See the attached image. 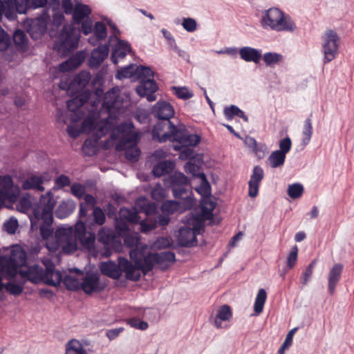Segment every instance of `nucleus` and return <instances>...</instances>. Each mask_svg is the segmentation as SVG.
Returning a JSON list of instances; mask_svg holds the SVG:
<instances>
[{"label":"nucleus","instance_id":"nucleus-59","mask_svg":"<svg viewBox=\"0 0 354 354\" xmlns=\"http://www.w3.org/2000/svg\"><path fill=\"white\" fill-rule=\"evenodd\" d=\"M84 59V54L83 52H79L71 57L68 60L71 67L75 70L78 68Z\"/></svg>","mask_w":354,"mask_h":354},{"label":"nucleus","instance_id":"nucleus-23","mask_svg":"<svg viewBox=\"0 0 354 354\" xmlns=\"http://www.w3.org/2000/svg\"><path fill=\"white\" fill-rule=\"evenodd\" d=\"M49 180L50 178L47 174H43L41 176L31 175L22 183V188L24 190L35 189L43 192L44 187L42 185L44 182Z\"/></svg>","mask_w":354,"mask_h":354},{"label":"nucleus","instance_id":"nucleus-35","mask_svg":"<svg viewBox=\"0 0 354 354\" xmlns=\"http://www.w3.org/2000/svg\"><path fill=\"white\" fill-rule=\"evenodd\" d=\"M223 114L228 120H232L234 117L242 118L245 122L248 120V118L245 112L236 105L225 106L223 109Z\"/></svg>","mask_w":354,"mask_h":354},{"label":"nucleus","instance_id":"nucleus-61","mask_svg":"<svg viewBox=\"0 0 354 354\" xmlns=\"http://www.w3.org/2000/svg\"><path fill=\"white\" fill-rule=\"evenodd\" d=\"M5 289L11 295L18 296L22 293L24 287L12 282H8L5 284Z\"/></svg>","mask_w":354,"mask_h":354},{"label":"nucleus","instance_id":"nucleus-40","mask_svg":"<svg viewBox=\"0 0 354 354\" xmlns=\"http://www.w3.org/2000/svg\"><path fill=\"white\" fill-rule=\"evenodd\" d=\"M65 354H88V353L79 340L72 339L66 344Z\"/></svg>","mask_w":354,"mask_h":354},{"label":"nucleus","instance_id":"nucleus-9","mask_svg":"<svg viewBox=\"0 0 354 354\" xmlns=\"http://www.w3.org/2000/svg\"><path fill=\"white\" fill-rule=\"evenodd\" d=\"M142 134H119L113 147L117 151H124L126 159L131 162L138 161L140 150L138 143Z\"/></svg>","mask_w":354,"mask_h":354},{"label":"nucleus","instance_id":"nucleus-15","mask_svg":"<svg viewBox=\"0 0 354 354\" xmlns=\"http://www.w3.org/2000/svg\"><path fill=\"white\" fill-rule=\"evenodd\" d=\"M199 223L194 225L192 228L187 227H182L180 228L178 234V241L179 244L185 247H192L196 245V230L198 226H201Z\"/></svg>","mask_w":354,"mask_h":354},{"label":"nucleus","instance_id":"nucleus-8","mask_svg":"<svg viewBox=\"0 0 354 354\" xmlns=\"http://www.w3.org/2000/svg\"><path fill=\"white\" fill-rule=\"evenodd\" d=\"M176 140L178 144L174 145L176 151H180L179 158L182 160L192 159L194 150L192 147L196 146L201 141L199 134H162L161 141Z\"/></svg>","mask_w":354,"mask_h":354},{"label":"nucleus","instance_id":"nucleus-11","mask_svg":"<svg viewBox=\"0 0 354 354\" xmlns=\"http://www.w3.org/2000/svg\"><path fill=\"white\" fill-rule=\"evenodd\" d=\"M104 134H92L88 138L82 146V151L84 156L91 157L99 151L100 149H109L113 147L119 134H110L104 142H101L102 136Z\"/></svg>","mask_w":354,"mask_h":354},{"label":"nucleus","instance_id":"nucleus-33","mask_svg":"<svg viewBox=\"0 0 354 354\" xmlns=\"http://www.w3.org/2000/svg\"><path fill=\"white\" fill-rule=\"evenodd\" d=\"M75 270L76 274L75 276L68 274L63 279L62 281L68 290H78L80 289L81 281L79 277L83 275V272L78 270Z\"/></svg>","mask_w":354,"mask_h":354},{"label":"nucleus","instance_id":"nucleus-12","mask_svg":"<svg viewBox=\"0 0 354 354\" xmlns=\"http://www.w3.org/2000/svg\"><path fill=\"white\" fill-rule=\"evenodd\" d=\"M322 38L324 62L328 63L334 59L337 54L339 37L335 30H327Z\"/></svg>","mask_w":354,"mask_h":354},{"label":"nucleus","instance_id":"nucleus-51","mask_svg":"<svg viewBox=\"0 0 354 354\" xmlns=\"http://www.w3.org/2000/svg\"><path fill=\"white\" fill-rule=\"evenodd\" d=\"M304 193V187L299 183L290 185L288 188V196L293 199L300 198Z\"/></svg>","mask_w":354,"mask_h":354},{"label":"nucleus","instance_id":"nucleus-55","mask_svg":"<svg viewBox=\"0 0 354 354\" xmlns=\"http://www.w3.org/2000/svg\"><path fill=\"white\" fill-rule=\"evenodd\" d=\"M127 324H129L131 327L139 329L141 330H145L148 328L149 325L147 322L145 321H142L137 317H133L130 319H127L126 320Z\"/></svg>","mask_w":354,"mask_h":354},{"label":"nucleus","instance_id":"nucleus-39","mask_svg":"<svg viewBox=\"0 0 354 354\" xmlns=\"http://www.w3.org/2000/svg\"><path fill=\"white\" fill-rule=\"evenodd\" d=\"M174 168V163L170 160L160 162L153 168L152 172L155 176H162L171 171Z\"/></svg>","mask_w":354,"mask_h":354},{"label":"nucleus","instance_id":"nucleus-47","mask_svg":"<svg viewBox=\"0 0 354 354\" xmlns=\"http://www.w3.org/2000/svg\"><path fill=\"white\" fill-rule=\"evenodd\" d=\"M153 77L154 73L149 67L137 66L136 80L142 82L145 80H153Z\"/></svg>","mask_w":354,"mask_h":354},{"label":"nucleus","instance_id":"nucleus-20","mask_svg":"<svg viewBox=\"0 0 354 354\" xmlns=\"http://www.w3.org/2000/svg\"><path fill=\"white\" fill-rule=\"evenodd\" d=\"M239 138L243 140L245 145L249 147L252 153L257 156L258 159H262L268 153V148L266 145L261 142H257L254 138L248 135L244 134V137H241V134H234Z\"/></svg>","mask_w":354,"mask_h":354},{"label":"nucleus","instance_id":"nucleus-25","mask_svg":"<svg viewBox=\"0 0 354 354\" xmlns=\"http://www.w3.org/2000/svg\"><path fill=\"white\" fill-rule=\"evenodd\" d=\"M100 278L97 274L87 273L81 281L80 289L86 294H91L94 292L99 291Z\"/></svg>","mask_w":354,"mask_h":354},{"label":"nucleus","instance_id":"nucleus-38","mask_svg":"<svg viewBox=\"0 0 354 354\" xmlns=\"http://www.w3.org/2000/svg\"><path fill=\"white\" fill-rule=\"evenodd\" d=\"M116 238V234L113 230L104 227H102L97 233V239L99 242L104 245H109L113 243Z\"/></svg>","mask_w":354,"mask_h":354},{"label":"nucleus","instance_id":"nucleus-18","mask_svg":"<svg viewBox=\"0 0 354 354\" xmlns=\"http://www.w3.org/2000/svg\"><path fill=\"white\" fill-rule=\"evenodd\" d=\"M264 178V171L261 167L257 165L253 168L252 174L248 182V196L254 198L259 194V188Z\"/></svg>","mask_w":354,"mask_h":354},{"label":"nucleus","instance_id":"nucleus-49","mask_svg":"<svg viewBox=\"0 0 354 354\" xmlns=\"http://www.w3.org/2000/svg\"><path fill=\"white\" fill-rule=\"evenodd\" d=\"M13 40L18 49L23 50L26 48L28 40L24 31L21 30H15L13 35Z\"/></svg>","mask_w":354,"mask_h":354},{"label":"nucleus","instance_id":"nucleus-5","mask_svg":"<svg viewBox=\"0 0 354 354\" xmlns=\"http://www.w3.org/2000/svg\"><path fill=\"white\" fill-rule=\"evenodd\" d=\"M260 24L264 30L276 32H293L297 28L292 18L275 7L261 12Z\"/></svg>","mask_w":354,"mask_h":354},{"label":"nucleus","instance_id":"nucleus-14","mask_svg":"<svg viewBox=\"0 0 354 354\" xmlns=\"http://www.w3.org/2000/svg\"><path fill=\"white\" fill-rule=\"evenodd\" d=\"M109 52V44H104L98 46L91 51V55L88 59V66L94 69L97 68L108 57Z\"/></svg>","mask_w":354,"mask_h":354},{"label":"nucleus","instance_id":"nucleus-62","mask_svg":"<svg viewBox=\"0 0 354 354\" xmlns=\"http://www.w3.org/2000/svg\"><path fill=\"white\" fill-rule=\"evenodd\" d=\"M80 24V30L84 35H88L93 32L94 26L93 25V21L90 17L82 21Z\"/></svg>","mask_w":354,"mask_h":354},{"label":"nucleus","instance_id":"nucleus-27","mask_svg":"<svg viewBox=\"0 0 354 354\" xmlns=\"http://www.w3.org/2000/svg\"><path fill=\"white\" fill-rule=\"evenodd\" d=\"M91 14V8L86 4L77 1L74 5V10L72 12L73 24H80V23L90 17Z\"/></svg>","mask_w":354,"mask_h":354},{"label":"nucleus","instance_id":"nucleus-6","mask_svg":"<svg viewBox=\"0 0 354 354\" xmlns=\"http://www.w3.org/2000/svg\"><path fill=\"white\" fill-rule=\"evenodd\" d=\"M72 226L59 227L54 236L46 239V247L51 252L60 250L65 254H73L76 251L74 237H72Z\"/></svg>","mask_w":354,"mask_h":354},{"label":"nucleus","instance_id":"nucleus-31","mask_svg":"<svg viewBox=\"0 0 354 354\" xmlns=\"http://www.w3.org/2000/svg\"><path fill=\"white\" fill-rule=\"evenodd\" d=\"M107 36V30L105 24L101 21H97L93 30V35L88 37V41L93 46L97 45Z\"/></svg>","mask_w":354,"mask_h":354},{"label":"nucleus","instance_id":"nucleus-21","mask_svg":"<svg viewBox=\"0 0 354 354\" xmlns=\"http://www.w3.org/2000/svg\"><path fill=\"white\" fill-rule=\"evenodd\" d=\"M344 270V265L339 263H335L330 269L328 274V290L333 295L336 287L342 278V274Z\"/></svg>","mask_w":354,"mask_h":354},{"label":"nucleus","instance_id":"nucleus-63","mask_svg":"<svg viewBox=\"0 0 354 354\" xmlns=\"http://www.w3.org/2000/svg\"><path fill=\"white\" fill-rule=\"evenodd\" d=\"M17 13L25 14L30 8L28 0H15Z\"/></svg>","mask_w":354,"mask_h":354},{"label":"nucleus","instance_id":"nucleus-16","mask_svg":"<svg viewBox=\"0 0 354 354\" xmlns=\"http://www.w3.org/2000/svg\"><path fill=\"white\" fill-rule=\"evenodd\" d=\"M50 16L48 14H44L33 20L28 30L31 37L37 39L41 35H44L47 31Z\"/></svg>","mask_w":354,"mask_h":354},{"label":"nucleus","instance_id":"nucleus-52","mask_svg":"<svg viewBox=\"0 0 354 354\" xmlns=\"http://www.w3.org/2000/svg\"><path fill=\"white\" fill-rule=\"evenodd\" d=\"M120 216L126 221H129L132 223H136L138 222L139 216L136 212L131 211L128 209H121Z\"/></svg>","mask_w":354,"mask_h":354},{"label":"nucleus","instance_id":"nucleus-46","mask_svg":"<svg viewBox=\"0 0 354 354\" xmlns=\"http://www.w3.org/2000/svg\"><path fill=\"white\" fill-rule=\"evenodd\" d=\"M261 59L268 66H273L283 60V55L275 52L265 53Z\"/></svg>","mask_w":354,"mask_h":354},{"label":"nucleus","instance_id":"nucleus-53","mask_svg":"<svg viewBox=\"0 0 354 354\" xmlns=\"http://www.w3.org/2000/svg\"><path fill=\"white\" fill-rule=\"evenodd\" d=\"M174 94L177 97L183 100H188L193 97V93L187 87H172Z\"/></svg>","mask_w":354,"mask_h":354},{"label":"nucleus","instance_id":"nucleus-42","mask_svg":"<svg viewBox=\"0 0 354 354\" xmlns=\"http://www.w3.org/2000/svg\"><path fill=\"white\" fill-rule=\"evenodd\" d=\"M286 156L281 151H272L268 158V163L272 168H278L282 167L286 160Z\"/></svg>","mask_w":354,"mask_h":354},{"label":"nucleus","instance_id":"nucleus-41","mask_svg":"<svg viewBox=\"0 0 354 354\" xmlns=\"http://www.w3.org/2000/svg\"><path fill=\"white\" fill-rule=\"evenodd\" d=\"M136 72L137 66L134 64H129L118 70L115 75V77L120 80L125 78H131L132 80H136Z\"/></svg>","mask_w":354,"mask_h":354},{"label":"nucleus","instance_id":"nucleus-44","mask_svg":"<svg viewBox=\"0 0 354 354\" xmlns=\"http://www.w3.org/2000/svg\"><path fill=\"white\" fill-rule=\"evenodd\" d=\"M3 9L5 17L9 20H14L17 18L15 0L2 1Z\"/></svg>","mask_w":354,"mask_h":354},{"label":"nucleus","instance_id":"nucleus-58","mask_svg":"<svg viewBox=\"0 0 354 354\" xmlns=\"http://www.w3.org/2000/svg\"><path fill=\"white\" fill-rule=\"evenodd\" d=\"M10 45V36L0 26V50L4 51L7 50Z\"/></svg>","mask_w":354,"mask_h":354},{"label":"nucleus","instance_id":"nucleus-2","mask_svg":"<svg viewBox=\"0 0 354 354\" xmlns=\"http://www.w3.org/2000/svg\"><path fill=\"white\" fill-rule=\"evenodd\" d=\"M171 186L174 198L180 201H167L161 206L163 212L169 214L183 212L190 209L194 204L192 192L187 177L181 172H176L171 176Z\"/></svg>","mask_w":354,"mask_h":354},{"label":"nucleus","instance_id":"nucleus-26","mask_svg":"<svg viewBox=\"0 0 354 354\" xmlns=\"http://www.w3.org/2000/svg\"><path fill=\"white\" fill-rule=\"evenodd\" d=\"M240 58L246 62L259 64L262 57L261 50L250 46H243L239 48Z\"/></svg>","mask_w":354,"mask_h":354},{"label":"nucleus","instance_id":"nucleus-22","mask_svg":"<svg viewBox=\"0 0 354 354\" xmlns=\"http://www.w3.org/2000/svg\"><path fill=\"white\" fill-rule=\"evenodd\" d=\"M44 263L46 267L44 282L53 286H59L63 281L62 273L55 270V265L51 261H48Z\"/></svg>","mask_w":354,"mask_h":354},{"label":"nucleus","instance_id":"nucleus-56","mask_svg":"<svg viewBox=\"0 0 354 354\" xmlns=\"http://www.w3.org/2000/svg\"><path fill=\"white\" fill-rule=\"evenodd\" d=\"M201 167L199 165L193 162L192 160H189L187 162L184 167L185 171L187 174H190L194 177L199 178V175L202 173L200 171Z\"/></svg>","mask_w":354,"mask_h":354},{"label":"nucleus","instance_id":"nucleus-43","mask_svg":"<svg viewBox=\"0 0 354 354\" xmlns=\"http://www.w3.org/2000/svg\"><path fill=\"white\" fill-rule=\"evenodd\" d=\"M144 252L142 250H138V249H133L129 252V257L131 260L133 262V272L132 274L136 277H138V281L140 279V273L138 271H136V268L138 265V263H140L141 259H142L144 256Z\"/></svg>","mask_w":354,"mask_h":354},{"label":"nucleus","instance_id":"nucleus-28","mask_svg":"<svg viewBox=\"0 0 354 354\" xmlns=\"http://www.w3.org/2000/svg\"><path fill=\"white\" fill-rule=\"evenodd\" d=\"M21 274L28 281L38 283L40 281L44 282L45 270L38 265H34L28 267L26 270L21 271Z\"/></svg>","mask_w":354,"mask_h":354},{"label":"nucleus","instance_id":"nucleus-17","mask_svg":"<svg viewBox=\"0 0 354 354\" xmlns=\"http://www.w3.org/2000/svg\"><path fill=\"white\" fill-rule=\"evenodd\" d=\"M215 207L216 205L210 197L203 198L200 203V214H197L196 216L193 215L195 221L201 225L204 221L212 218V212L215 209Z\"/></svg>","mask_w":354,"mask_h":354},{"label":"nucleus","instance_id":"nucleus-34","mask_svg":"<svg viewBox=\"0 0 354 354\" xmlns=\"http://www.w3.org/2000/svg\"><path fill=\"white\" fill-rule=\"evenodd\" d=\"M75 209V203L73 201H64L59 205L55 210V216L59 218H64L72 214Z\"/></svg>","mask_w":354,"mask_h":354},{"label":"nucleus","instance_id":"nucleus-4","mask_svg":"<svg viewBox=\"0 0 354 354\" xmlns=\"http://www.w3.org/2000/svg\"><path fill=\"white\" fill-rule=\"evenodd\" d=\"M55 204L54 195L51 192H48L46 194L41 196L39 203L33 209L35 218L42 221L39 231L42 239L45 240L54 236L52 223L53 221V212Z\"/></svg>","mask_w":354,"mask_h":354},{"label":"nucleus","instance_id":"nucleus-7","mask_svg":"<svg viewBox=\"0 0 354 354\" xmlns=\"http://www.w3.org/2000/svg\"><path fill=\"white\" fill-rule=\"evenodd\" d=\"M101 273L113 279H118L122 274L125 273V277L127 279L137 281L138 276L134 277L133 272V263L124 257H119L118 263L113 261H109L107 262H102L100 266Z\"/></svg>","mask_w":354,"mask_h":354},{"label":"nucleus","instance_id":"nucleus-10","mask_svg":"<svg viewBox=\"0 0 354 354\" xmlns=\"http://www.w3.org/2000/svg\"><path fill=\"white\" fill-rule=\"evenodd\" d=\"M80 32L73 24L64 25L54 48L62 54L73 50L78 46Z\"/></svg>","mask_w":354,"mask_h":354},{"label":"nucleus","instance_id":"nucleus-24","mask_svg":"<svg viewBox=\"0 0 354 354\" xmlns=\"http://www.w3.org/2000/svg\"><path fill=\"white\" fill-rule=\"evenodd\" d=\"M13 180L10 175H0V207L12 195Z\"/></svg>","mask_w":354,"mask_h":354},{"label":"nucleus","instance_id":"nucleus-48","mask_svg":"<svg viewBox=\"0 0 354 354\" xmlns=\"http://www.w3.org/2000/svg\"><path fill=\"white\" fill-rule=\"evenodd\" d=\"M199 178L201 180V185L196 189V191L204 197H210L211 195V186L206 178L204 173L199 175Z\"/></svg>","mask_w":354,"mask_h":354},{"label":"nucleus","instance_id":"nucleus-3","mask_svg":"<svg viewBox=\"0 0 354 354\" xmlns=\"http://www.w3.org/2000/svg\"><path fill=\"white\" fill-rule=\"evenodd\" d=\"M152 113L160 120L153 126L151 133H188L184 124L170 120L175 114L174 109L170 103L165 101L157 102L152 109Z\"/></svg>","mask_w":354,"mask_h":354},{"label":"nucleus","instance_id":"nucleus-13","mask_svg":"<svg viewBox=\"0 0 354 354\" xmlns=\"http://www.w3.org/2000/svg\"><path fill=\"white\" fill-rule=\"evenodd\" d=\"M72 237L75 239L76 250H77V243L80 242L82 248L91 250L94 247L95 241V234L93 232H86V225L83 222H77L75 227H72Z\"/></svg>","mask_w":354,"mask_h":354},{"label":"nucleus","instance_id":"nucleus-57","mask_svg":"<svg viewBox=\"0 0 354 354\" xmlns=\"http://www.w3.org/2000/svg\"><path fill=\"white\" fill-rule=\"evenodd\" d=\"M115 228L119 236H123L129 232L127 221L122 219V218L115 221Z\"/></svg>","mask_w":354,"mask_h":354},{"label":"nucleus","instance_id":"nucleus-30","mask_svg":"<svg viewBox=\"0 0 354 354\" xmlns=\"http://www.w3.org/2000/svg\"><path fill=\"white\" fill-rule=\"evenodd\" d=\"M156 264L162 270H167L173 263L176 261L174 252L166 251L154 253Z\"/></svg>","mask_w":354,"mask_h":354},{"label":"nucleus","instance_id":"nucleus-64","mask_svg":"<svg viewBox=\"0 0 354 354\" xmlns=\"http://www.w3.org/2000/svg\"><path fill=\"white\" fill-rule=\"evenodd\" d=\"M93 216L94 218V221L96 224L99 225L104 224L106 217L104 212L100 207H97L94 209Z\"/></svg>","mask_w":354,"mask_h":354},{"label":"nucleus","instance_id":"nucleus-50","mask_svg":"<svg viewBox=\"0 0 354 354\" xmlns=\"http://www.w3.org/2000/svg\"><path fill=\"white\" fill-rule=\"evenodd\" d=\"M316 264L317 260H313L308 266V267L305 269V270L302 272L301 276L300 277V282L304 286H306L308 283V282L310 280L313 273L314 268L316 266Z\"/></svg>","mask_w":354,"mask_h":354},{"label":"nucleus","instance_id":"nucleus-54","mask_svg":"<svg viewBox=\"0 0 354 354\" xmlns=\"http://www.w3.org/2000/svg\"><path fill=\"white\" fill-rule=\"evenodd\" d=\"M181 25L184 30L188 32H193L198 28V24L195 19L192 17H184Z\"/></svg>","mask_w":354,"mask_h":354},{"label":"nucleus","instance_id":"nucleus-1","mask_svg":"<svg viewBox=\"0 0 354 354\" xmlns=\"http://www.w3.org/2000/svg\"><path fill=\"white\" fill-rule=\"evenodd\" d=\"M102 93L100 90L95 93L85 90L67 102L68 109L76 112L91 100V110L82 121L79 133H114L116 129L118 133H135L131 121H125L116 126L117 113L120 112L124 103L120 89L114 87L107 91L103 98L102 109L97 111Z\"/></svg>","mask_w":354,"mask_h":354},{"label":"nucleus","instance_id":"nucleus-37","mask_svg":"<svg viewBox=\"0 0 354 354\" xmlns=\"http://www.w3.org/2000/svg\"><path fill=\"white\" fill-rule=\"evenodd\" d=\"M91 77V75L88 71H82L76 75L71 85L77 89H83L88 84Z\"/></svg>","mask_w":354,"mask_h":354},{"label":"nucleus","instance_id":"nucleus-60","mask_svg":"<svg viewBox=\"0 0 354 354\" xmlns=\"http://www.w3.org/2000/svg\"><path fill=\"white\" fill-rule=\"evenodd\" d=\"M140 230L142 233H148L156 228V222L151 219H146L140 221Z\"/></svg>","mask_w":354,"mask_h":354},{"label":"nucleus","instance_id":"nucleus-32","mask_svg":"<svg viewBox=\"0 0 354 354\" xmlns=\"http://www.w3.org/2000/svg\"><path fill=\"white\" fill-rule=\"evenodd\" d=\"M136 268V271L141 270L144 274H147L152 270L156 264L154 253L149 252L147 255H144Z\"/></svg>","mask_w":354,"mask_h":354},{"label":"nucleus","instance_id":"nucleus-29","mask_svg":"<svg viewBox=\"0 0 354 354\" xmlns=\"http://www.w3.org/2000/svg\"><path fill=\"white\" fill-rule=\"evenodd\" d=\"M131 50V45L128 41L119 40L113 50L111 57V61L115 64H117L119 59H123L129 53H130Z\"/></svg>","mask_w":354,"mask_h":354},{"label":"nucleus","instance_id":"nucleus-36","mask_svg":"<svg viewBox=\"0 0 354 354\" xmlns=\"http://www.w3.org/2000/svg\"><path fill=\"white\" fill-rule=\"evenodd\" d=\"M232 316L231 308L227 305L222 306L218 310L214 319V325L217 328H223L221 322L227 321Z\"/></svg>","mask_w":354,"mask_h":354},{"label":"nucleus","instance_id":"nucleus-19","mask_svg":"<svg viewBox=\"0 0 354 354\" xmlns=\"http://www.w3.org/2000/svg\"><path fill=\"white\" fill-rule=\"evenodd\" d=\"M139 82V85L136 87L137 93L140 97H145L149 102L155 101L156 99L155 93L158 86L154 80H145Z\"/></svg>","mask_w":354,"mask_h":354},{"label":"nucleus","instance_id":"nucleus-45","mask_svg":"<svg viewBox=\"0 0 354 354\" xmlns=\"http://www.w3.org/2000/svg\"><path fill=\"white\" fill-rule=\"evenodd\" d=\"M266 299V291L263 288L259 289L257 295L254 305V310L257 315H259L262 313Z\"/></svg>","mask_w":354,"mask_h":354}]
</instances>
